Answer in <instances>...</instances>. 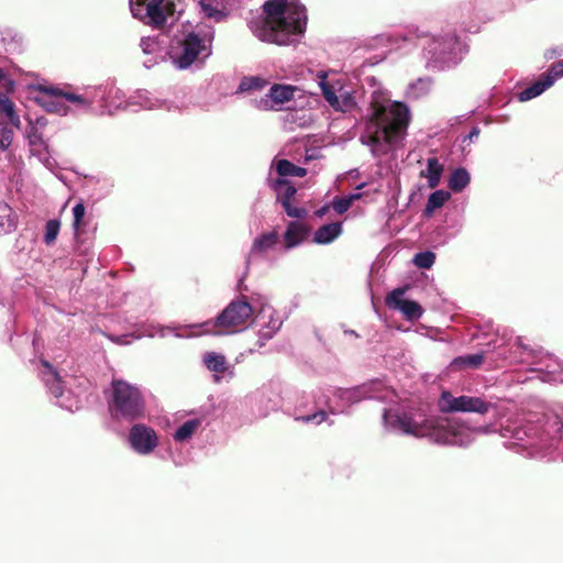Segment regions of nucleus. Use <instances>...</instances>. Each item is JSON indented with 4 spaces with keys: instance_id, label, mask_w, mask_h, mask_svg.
I'll return each mask as SVG.
<instances>
[{
    "instance_id": "36",
    "label": "nucleus",
    "mask_w": 563,
    "mask_h": 563,
    "mask_svg": "<svg viewBox=\"0 0 563 563\" xmlns=\"http://www.w3.org/2000/svg\"><path fill=\"white\" fill-rule=\"evenodd\" d=\"M266 81L261 77H245L240 86V91H247L251 89H261L265 86Z\"/></svg>"
},
{
    "instance_id": "33",
    "label": "nucleus",
    "mask_w": 563,
    "mask_h": 563,
    "mask_svg": "<svg viewBox=\"0 0 563 563\" xmlns=\"http://www.w3.org/2000/svg\"><path fill=\"white\" fill-rule=\"evenodd\" d=\"M60 230V221L57 219L48 220L45 224L44 243L52 245L56 241Z\"/></svg>"
},
{
    "instance_id": "35",
    "label": "nucleus",
    "mask_w": 563,
    "mask_h": 563,
    "mask_svg": "<svg viewBox=\"0 0 563 563\" xmlns=\"http://www.w3.org/2000/svg\"><path fill=\"white\" fill-rule=\"evenodd\" d=\"M435 262V254L431 251L417 253L413 257V264L423 269H429Z\"/></svg>"
},
{
    "instance_id": "19",
    "label": "nucleus",
    "mask_w": 563,
    "mask_h": 563,
    "mask_svg": "<svg viewBox=\"0 0 563 563\" xmlns=\"http://www.w3.org/2000/svg\"><path fill=\"white\" fill-rule=\"evenodd\" d=\"M276 172L280 177H305L307 169L299 167L288 159H279L276 163Z\"/></svg>"
},
{
    "instance_id": "21",
    "label": "nucleus",
    "mask_w": 563,
    "mask_h": 563,
    "mask_svg": "<svg viewBox=\"0 0 563 563\" xmlns=\"http://www.w3.org/2000/svg\"><path fill=\"white\" fill-rule=\"evenodd\" d=\"M470 174L463 167L452 172L449 179V188L454 192H461L470 184Z\"/></svg>"
},
{
    "instance_id": "32",
    "label": "nucleus",
    "mask_w": 563,
    "mask_h": 563,
    "mask_svg": "<svg viewBox=\"0 0 563 563\" xmlns=\"http://www.w3.org/2000/svg\"><path fill=\"white\" fill-rule=\"evenodd\" d=\"M319 78L321 79L320 88L322 91V96L327 100V102L334 109L335 106H339V97L336 96L333 87L325 81V74L320 75Z\"/></svg>"
},
{
    "instance_id": "5",
    "label": "nucleus",
    "mask_w": 563,
    "mask_h": 563,
    "mask_svg": "<svg viewBox=\"0 0 563 563\" xmlns=\"http://www.w3.org/2000/svg\"><path fill=\"white\" fill-rule=\"evenodd\" d=\"M398 426L407 434L429 437L438 443H452L455 438V433L439 419H424L419 422L405 416L398 418Z\"/></svg>"
},
{
    "instance_id": "11",
    "label": "nucleus",
    "mask_w": 563,
    "mask_h": 563,
    "mask_svg": "<svg viewBox=\"0 0 563 563\" xmlns=\"http://www.w3.org/2000/svg\"><path fill=\"white\" fill-rule=\"evenodd\" d=\"M310 228L306 224L297 221L289 222L284 234L286 249H291L299 245L308 238Z\"/></svg>"
},
{
    "instance_id": "2",
    "label": "nucleus",
    "mask_w": 563,
    "mask_h": 563,
    "mask_svg": "<svg viewBox=\"0 0 563 563\" xmlns=\"http://www.w3.org/2000/svg\"><path fill=\"white\" fill-rule=\"evenodd\" d=\"M306 8L298 0H267L263 15L249 22L253 34L262 42L287 45L292 35L305 32Z\"/></svg>"
},
{
    "instance_id": "15",
    "label": "nucleus",
    "mask_w": 563,
    "mask_h": 563,
    "mask_svg": "<svg viewBox=\"0 0 563 563\" xmlns=\"http://www.w3.org/2000/svg\"><path fill=\"white\" fill-rule=\"evenodd\" d=\"M443 169V165L437 157L428 158L427 170L421 172V176L428 179L429 188L433 189L439 186Z\"/></svg>"
},
{
    "instance_id": "29",
    "label": "nucleus",
    "mask_w": 563,
    "mask_h": 563,
    "mask_svg": "<svg viewBox=\"0 0 563 563\" xmlns=\"http://www.w3.org/2000/svg\"><path fill=\"white\" fill-rule=\"evenodd\" d=\"M451 195L445 190H435L429 198L424 209L426 214H431L435 209L441 208L449 199Z\"/></svg>"
},
{
    "instance_id": "30",
    "label": "nucleus",
    "mask_w": 563,
    "mask_h": 563,
    "mask_svg": "<svg viewBox=\"0 0 563 563\" xmlns=\"http://www.w3.org/2000/svg\"><path fill=\"white\" fill-rule=\"evenodd\" d=\"M45 384L48 386L51 393L55 397H60L64 391L63 382L60 379L59 374L56 369H52V372H48L47 376L44 378Z\"/></svg>"
},
{
    "instance_id": "38",
    "label": "nucleus",
    "mask_w": 563,
    "mask_h": 563,
    "mask_svg": "<svg viewBox=\"0 0 563 563\" xmlns=\"http://www.w3.org/2000/svg\"><path fill=\"white\" fill-rule=\"evenodd\" d=\"M355 107V100L349 92H344L339 97V106H335V111L345 112Z\"/></svg>"
},
{
    "instance_id": "17",
    "label": "nucleus",
    "mask_w": 563,
    "mask_h": 563,
    "mask_svg": "<svg viewBox=\"0 0 563 563\" xmlns=\"http://www.w3.org/2000/svg\"><path fill=\"white\" fill-rule=\"evenodd\" d=\"M552 86V80H547L542 75L531 86L519 93L520 101H528L538 96Z\"/></svg>"
},
{
    "instance_id": "48",
    "label": "nucleus",
    "mask_w": 563,
    "mask_h": 563,
    "mask_svg": "<svg viewBox=\"0 0 563 563\" xmlns=\"http://www.w3.org/2000/svg\"><path fill=\"white\" fill-rule=\"evenodd\" d=\"M42 364H43V366L48 368L49 372H52V369H54L53 366L47 361H42Z\"/></svg>"
},
{
    "instance_id": "40",
    "label": "nucleus",
    "mask_w": 563,
    "mask_h": 563,
    "mask_svg": "<svg viewBox=\"0 0 563 563\" xmlns=\"http://www.w3.org/2000/svg\"><path fill=\"white\" fill-rule=\"evenodd\" d=\"M286 214L290 218L302 219L307 216L308 211L305 208L294 207L291 202L282 205Z\"/></svg>"
},
{
    "instance_id": "39",
    "label": "nucleus",
    "mask_w": 563,
    "mask_h": 563,
    "mask_svg": "<svg viewBox=\"0 0 563 563\" xmlns=\"http://www.w3.org/2000/svg\"><path fill=\"white\" fill-rule=\"evenodd\" d=\"M13 139V131L7 125L0 124V150H7Z\"/></svg>"
},
{
    "instance_id": "28",
    "label": "nucleus",
    "mask_w": 563,
    "mask_h": 563,
    "mask_svg": "<svg viewBox=\"0 0 563 563\" xmlns=\"http://www.w3.org/2000/svg\"><path fill=\"white\" fill-rule=\"evenodd\" d=\"M15 220L9 205L0 203V234L15 229Z\"/></svg>"
},
{
    "instance_id": "7",
    "label": "nucleus",
    "mask_w": 563,
    "mask_h": 563,
    "mask_svg": "<svg viewBox=\"0 0 563 563\" xmlns=\"http://www.w3.org/2000/svg\"><path fill=\"white\" fill-rule=\"evenodd\" d=\"M441 412H475L486 415L492 408V404L481 397L459 396L454 397L450 391H443L439 399Z\"/></svg>"
},
{
    "instance_id": "27",
    "label": "nucleus",
    "mask_w": 563,
    "mask_h": 563,
    "mask_svg": "<svg viewBox=\"0 0 563 563\" xmlns=\"http://www.w3.org/2000/svg\"><path fill=\"white\" fill-rule=\"evenodd\" d=\"M485 358L484 353L468 354L465 356H459L453 360L452 366L457 368L471 367L477 368L479 367Z\"/></svg>"
},
{
    "instance_id": "43",
    "label": "nucleus",
    "mask_w": 563,
    "mask_h": 563,
    "mask_svg": "<svg viewBox=\"0 0 563 563\" xmlns=\"http://www.w3.org/2000/svg\"><path fill=\"white\" fill-rule=\"evenodd\" d=\"M29 141L31 145H42L44 143L42 133H40L37 130H33L29 134Z\"/></svg>"
},
{
    "instance_id": "1",
    "label": "nucleus",
    "mask_w": 563,
    "mask_h": 563,
    "mask_svg": "<svg viewBox=\"0 0 563 563\" xmlns=\"http://www.w3.org/2000/svg\"><path fill=\"white\" fill-rule=\"evenodd\" d=\"M409 122V110L405 103L374 100L364 118L360 141L369 147L373 156H384L406 136Z\"/></svg>"
},
{
    "instance_id": "10",
    "label": "nucleus",
    "mask_w": 563,
    "mask_h": 563,
    "mask_svg": "<svg viewBox=\"0 0 563 563\" xmlns=\"http://www.w3.org/2000/svg\"><path fill=\"white\" fill-rule=\"evenodd\" d=\"M130 443L136 452L147 454L157 445V437L153 429L135 424L130 431Z\"/></svg>"
},
{
    "instance_id": "31",
    "label": "nucleus",
    "mask_w": 563,
    "mask_h": 563,
    "mask_svg": "<svg viewBox=\"0 0 563 563\" xmlns=\"http://www.w3.org/2000/svg\"><path fill=\"white\" fill-rule=\"evenodd\" d=\"M201 419L195 418L184 422L180 427H178V441H185L198 430L201 426Z\"/></svg>"
},
{
    "instance_id": "6",
    "label": "nucleus",
    "mask_w": 563,
    "mask_h": 563,
    "mask_svg": "<svg viewBox=\"0 0 563 563\" xmlns=\"http://www.w3.org/2000/svg\"><path fill=\"white\" fill-rule=\"evenodd\" d=\"M131 12L134 18L146 21L156 27L164 25L167 15L174 14V2L169 0H130Z\"/></svg>"
},
{
    "instance_id": "37",
    "label": "nucleus",
    "mask_w": 563,
    "mask_h": 563,
    "mask_svg": "<svg viewBox=\"0 0 563 563\" xmlns=\"http://www.w3.org/2000/svg\"><path fill=\"white\" fill-rule=\"evenodd\" d=\"M547 80H552V85L554 84L555 79L563 76V59L553 63L549 69L541 74Z\"/></svg>"
},
{
    "instance_id": "14",
    "label": "nucleus",
    "mask_w": 563,
    "mask_h": 563,
    "mask_svg": "<svg viewBox=\"0 0 563 563\" xmlns=\"http://www.w3.org/2000/svg\"><path fill=\"white\" fill-rule=\"evenodd\" d=\"M342 232L340 222H332L321 225L314 233L313 242L317 244H328L334 241Z\"/></svg>"
},
{
    "instance_id": "34",
    "label": "nucleus",
    "mask_w": 563,
    "mask_h": 563,
    "mask_svg": "<svg viewBox=\"0 0 563 563\" xmlns=\"http://www.w3.org/2000/svg\"><path fill=\"white\" fill-rule=\"evenodd\" d=\"M358 197H360V195H351L347 197H335L333 199L331 206L336 213L343 214L351 208L353 201L355 199H357Z\"/></svg>"
},
{
    "instance_id": "24",
    "label": "nucleus",
    "mask_w": 563,
    "mask_h": 563,
    "mask_svg": "<svg viewBox=\"0 0 563 563\" xmlns=\"http://www.w3.org/2000/svg\"><path fill=\"white\" fill-rule=\"evenodd\" d=\"M0 113L4 114L9 122L19 128L20 117L15 113L14 103L9 99L7 93L0 91Z\"/></svg>"
},
{
    "instance_id": "13",
    "label": "nucleus",
    "mask_w": 563,
    "mask_h": 563,
    "mask_svg": "<svg viewBox=\"0 0 563 563\" xmlns=\"http://www.w3.org/2000/svg\"><path fill=\"white\" fill-rule=\"evenodd\" d=\"M199 4L205 15L216 22L222 21L228 15V0H199Z\"/></svg>"
},
{
    "instance_id": "18",
    "label": "nucleus",
    "mask_w": 563,
    "mask_h": 563,
    "mask_svg": "<svg viewBox=\"0 0 563 563\" xmlns=\"http://www.w3.org/2000/svg\"><path fill=\"white\" fill-rule=\"evenodd\" d=\"M203 363L209 371L217 374H223L229 369L225 356L217 352L206 353L203 356Z\"/></svg>"
},
{
    "instance_id": "4",
    "label": "nucleus",
    "mask_w": 563,
    "mask_h": 563,
    "mask_svg": "<svg viewBox=\"0 0 563 563\" xmlns=\"http://www.w3.org/2000/svg\"><path fill=\"white\" fill-rule=\"evenodd\" d=\"M252 314L253 308L245 299L233 300L216 319L192 325V328H202V333L207 334H232L245 328Z\"/></svg>"
},
{
    "instance_id": "26",
    "label": "nucleus",
    "mask_w": 563,
    "mask_h": 563,
    "mask_svg": "<svg viewBox=\"0 0 563 563\" xmlns=\"http://www.w3.org/2000/svg\"><path fill=\"white\" fill-rule=\"evenodd\" d=\"M280 187H285V190L278 192L277 201H279L282 205L286 202H291L292 198L297 192L296 187L284 178H277L274 183V189L279 190Z\"/></svg>"
},
{
    "instance_id": "12",
    "label": "nucleus",
    "mask_w": 563,
    "mask_h": 563,
    "mask_svg": "<svg viewBox=\"0 0 563 563\" xmlns=\"http://www.w3.org/2000/svg\"><path fill=\"white\" fill-rule=\"evenodd\" d=\"M41 91L48 97H62L68 102L75 103L81 108H89L91 101L87 100L84 96L66 90V88L55 86L41 87Z\"/></svg>"
},
{
    "instance_id": "16",
    "label": "nucleus",
    "mask_w": 563,
    "mask_h": 563,
    "mask_svg": "<svg viewBox=\"0 0 563 563\" xmlns=\"http://www.w3.org/2000/svg\"><path fill=\"white\" fill-rule=\"evenodd\" d=\"M158 49L156 57L162 62L170 60L172 65L176 64V47L169 36L161 34L158 37Z\"/></svg>"
},
{
    "instance_id": "25",
    "label": "nucleus",
    "mask_w": 563,
    "mask_h": 563,
    "mask_svg": "<svg viewBox=\"0 0 563 563\" xmlns=\"http://www.w3.org/2000/svg\"><path fill=\"white\" fill-rule=\"evenodd\" d=\"M278 241V234L275 231L264 233L254 240L252 251L263 253L273 247Z\"/></svg>"
},
{
    "instance_id": "49",
    "label": "nucleus",
    "mask_w": 563,
    "mask_h": 563,
    "mask_svg": "<svg viewBox=\"0 0 563 563\" xmlns=\"http://www.w3.org/2000/svg\"><path fill=\"white\" fill-rule=\"evenodd\" d=\"M221 378L218 375H214V382L220 383Z\"/></svg>"
},
{
    "instance_id": "46",
    "label": "nucleus",
    "mask_w": 563,
    "mask_h": 563,
    "mask_svg": "<svg viewBox=\"0 0 563 563\" xmlns=\"http://www.w3.org/2000/svg\"><path fill=\"white\" fill-rule=\"evenodd\" d=\"M188 332H187V327H179L178 325V333H177V336L180 338V336H188Z\"/></svg>"
},
{
    "instance_id": "9",
    "label": "nucleus",
    "mask_w": 563,
    "mask_h": 563,
    "mask_svg": "<svg viewBox=\"0 0 563 563\" xmlns=\"http://www.w3.org/2000/svg\"><path fill=\"white\" fill-rule=\"evenodd\" d=\"M404 294V288L393 290L386 298L387 306L401 311L407 320H418L423 313L422 307L417 301L402 299Z\"/></svg>"
},
{
    "instance_id": "20",
    "label": "nucleus",
    "mask_w": 563,
    "mask_h": 563,
    "mask_svg": "<svg viewBox=\"0 0 563 563\" xmlns=\"http://www.w3.org/2000/svg\"><path fill=\"white\" fill-rule=\"evenodd\" d=\"M295 88L275 84L271 87L268 97L277 104H283L292 99Z\"/></svg>"
},
{
    "instance_id": "22",
    "label": "nucleus",
    "mask_w": 563,
    "mask_h": 563,
    "mask_svg": "<svg viewBox=\"0 0 563 563\" xmlns=\"http://www.w3.org/2000/svg\"><path fill=\"white\" fill-rule=\"evenodd\" d=\"M383 391V384L378 380L371 382L368 384H363L355 388L352 393L358 398H383L384 396L379 395Z\"/></svg>"
},
{
    "instance_id": "45",
    "label": "nucleus",
    "mask_w": 563,
    "mask_h": 563,
    "mask_svg": "<svg viewBox=\"0 0 563 563\" xmlns=\"http://www.w3.org/2000/svg\"><path fill=\"white\" fill-rule=\"evenodd\" d=\"M330 207H331L330 205H324V206H322L320 209H318V210L314 212V214H316L317 217H319V218H322V217H324V216L329 212Z\"/></svg>"
},
{
    "instance_id": "50",
    "label": "nucleus",
    "mask_w": 563,
    "mask_h": 563,
    "mask_svg": "<svg viewBox=\"0 0 563 563\" xmlns=\"http://www.w3.org/2000/svg\"><path fill=\"white\" fill-rule=\"evenodd\" d=\"M522 349L527 350V346L525 344H522L520 341L518 343Z\"/></svg>"
},
{
    "instance_id": "41",
    "label": "nucleus",
    "mask_w": 563,
    "mask_h": 563,
    "mask_svg": "<svg viewBox=\"0 0 563 563\" xmlns=\"http://www.w3.org/2000/svg\"><path fill=\"white\" fill-rule=\"evenodd\" d=\"M327 418V412L323 411V410H320L313 415H307V416H302V417H299L297 418V420H300L302 422H311V421H316L317 423H321L322 421H324Z\"/></svg>"
},
{
    "instance_id": "42",
    "label": "nucleus",
    "mask_w": 563,
    "mask_h": 563,
    "mask_svg": "<svg viewBox=\"0 0 563 563\" xmlns=\"http://www.w3.org/2000/svg\"><path fill=\"white\" fill-rule=\"evenodd\" d=\"M45 108L49 112H56V113H66V108L57 102L54 101H47L44 103Z\"/></svg>"
},
{
    "instance_id": "3",
    "label": "nucleus",
    "mask_w": 563,
    "mask_h": 563,
    "mask_svg": "<svg viewBox=\"0 0 563 563\" xmlns=\"http://www.w3.org/2000/svg\"><path fill=\"white\" fill-rule=\"evenodd\" d=\"M107 402L112 418L117 420L131 422L144 418L146 413L145 398L141 389L124 379H112Z\"/></svg>"
},
{
    "instance_id": "8",
    "label": "nucleus",
    "mask_w": 563,
    "mask_h": 563,
    "mask_svg": "<svg viewBox=\"0 0 563 563\" xmlns=\"http://www.w3.org/2000/svg\"><path fill=\"white\" fill-rule=\"evenodd\" d=\"M183 52L178 55V68L186 69L196 60H203L211 54V41L197 33H189L184 38Z\"/></svg>"
},
{
    "instance_id": "23",
    "label": "nucleus",
    "mask_w": 563,
    "mask_h": 563,
    "mask_svg": "<svg viewBox=\"0 0 563 563\" xmlns=\"http://www.w3.org/2000/svg\"><path fill=\"white\" fill-rule=\"evenodd\" d=\"M73 230L75 238H79L86 232L87 221L85 220L86 208L82 202H78L73 208Z\"/></svg>"
},
{
    "instance_id": "44",
    "label": "nucleus",
    "mask_w": 563,
    "mask_h": 563,
    "mask_svg": "<svg viewBox=\"0 0 563 563\" xmlns=\"http://www.w3.org/2000/svg\"><path fill=\"white\" fill-rule=\"evenodd\" d=\"M481 133V130L477 126H474L471 132L464 137L463 142L468 141L470 143L473 142L474 139H477Z\"/></svg>"
},
{
    "instance_id": "47",
    "label": "nucleus",
    "mask_w": 563,
    "mask_h": 563,
    "mask_svg": "<svg viewBox=\"0 0 563 563\" xmlns=\"http://www.w3.org/2000/svg\"><path fill=\"white\" fill-rule=\"evenodd\" d=\"M5 87H7V91H12L13 90V81L9 80V79H5Z\"/></svg>"
}]
</instances>
